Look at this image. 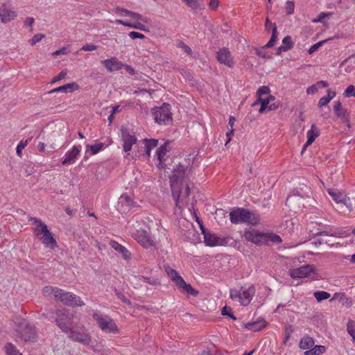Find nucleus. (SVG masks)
<instances>
[{"instance_id":"nucleus-48","label":"nucleus","mask_w":355,"mask_h":355,"mask_svg":"<svg viewBox=\"0 0 355 355\" xmlns=\"http://www.w3.org/2000/svg\"><path fill=\"white\" fill-rule=\"evenodd\" d=\"M329 194L333 198V199L337 202H344L345 200L342 198V196L340 193H337L336 192L329 190Z\"/></svg>"},{"instance_id":"nucleus-61","label":"nucleus","mask_w":355,"mask_h":355,"mask_svg":"<svg viewBox=\"0 0 355 355\" xmlns=\"http://www.w3.org/2000/svg\"><path fill=\"white\" fill-rule=\"evenodd\" d=\"M179 46L182 48L188 55H191L192 50L188 45L182 42H180Z\"/></svg>"},{"instance_id":"nucleus-29","label":"nucleus","mask_w":355,"mask_h":355,"mask_svg":"<svg viewBox=\"0 0 355 355\" xmlns=\"http://www.w3.org/2000/svg\"><path fill=\"white\" fill-rule=\"evenodd\" d=\"M143 141L145 144V154L144 155L148 158L150 156L152 149L158 145V140L155 139H144Z\"/></svg>"},{"instance_id":"nucleus-31","label":"nucleus","mask_w":355,"mask_h":355,"mask_svg":"<svg viewBox=\"0 0 355 355\" xmlns=\"http://www.w3.org/2000/svg\"><path fill=\"white\" fill-rule=\"evenodd\" d=\"M178 287L182 288L189 295L195 297L199 294V291L195 290L189 284L186 283L184 280L180 281V284Z\"/></svg>"},{"instance_id":"nucleus-5","label":"nucleus","mask_w":355,"mask_h":355,"mask_svg":"<svg viewBox=\"0 0 355 355\" xmlns=\"http://www.w3.org/2000/svg\"><path fill=\"white\" fill-rule=\"evenodd\" d=\"M56 291V299L67 306H83L85 305L84 302L80 297L72 293L65 291L60 288L59 291Z\"/></svg>"},{"instance_id":"nucleus-55","label":"nucleus","mask_w":355,"mask_h":355,"mask_svg":"<svg viewBox=\"0 0 355 355\" xmlns=\"http://www.w3.org/2000/svg\"><path fill=\"white\" fill-rule=\"evenodd\" d=\"M230 297L232 300H235V299L238 298L239 300V302H241V298H242V295H241V293L240 291L232 289L230 291Z\"/></svg>"},{"instance_id":"nucleus-46","label":"nucleus","mask_w":355,"mask_h":355,"mask_svg":"<svg viewBox=\"0 0 355 355\" xmlns=\"http://www.w3.org/2000/svg\"><path fill=\"white\" fill-rule=\"evenodd\" d=\"M28 139H26L25 141H20V143L17 145V155L19 156V157H21V154H22V149H24L28 144Z\"/></svg>"},{"instance_id":"nucleus-4","label":"nucleus","mask_w":355,"mask_h":355,"mask_svg":"<svg viewBox=\"0 0 355 355\" xmlns=\"http://www.w3.org/2000/svg\"><path fill=\"white\" fill-rule=\"evenodd\" d=\"M93 318L96 321L98 327L103 331L107 334H118L119 332L116 323L112 318L107 316L104 317L99 313H94Z\"/></svg>"},{"instance_id":"nucleus-34","label":"nucleus","mask_w":355,"mask_h":355,"mask_svg":"<svg viewBox=\"0 0 355 355\" xmlns=\"http://www.w3.org/2000/svg\"><path fill=\"white\" fill-rule=\"evenodd\" d=\"M4 348L7 355H23L19 352L16 347L10 343H7Z\"/></svg>"},{"instance_id":"nucleus-35","label":"nucleus","mask_w":355,"mask_h":355,"mask_svg":"<svg viewBox=\"0 0 355 355\" xmlns=\"http://www.w3.org/2000/svg\"><path fill=\"white\" fill-rule=\"evenodd\" d=\"M119 203L121 204L122 205H126L129 207H135V202L128 195H122L119 198Z\"/></svg>"},{"instance_id":"nucleus-6","label":"nucleus","mask_w":355,"mask_h":355,"mask_svg":"<svg viewBox=\"0 0 355 355\" xmlns=\"http://www.w3.org/2000/svg\"><path fill=\"white\" fill-rule=\"evenodd\" d=\"M171 105L167 103H164L159 107L153 109V114L156 123L159 124H166L172 121V113L171 112Z\"/></svg>"},{"instance_id":"nucleus-15","label":"nucleus","mask_w":355,"mask_h":355,"mask_svg":"<svg viewBox=\"0 0 355 355\" xmlns=\"http://www.w3.org/2000/svg\"><path fill=\"white\" fill-rule=\"evenodd\" d=\"M187 168V166L180 163L173 169V174L170 177L171 184H178L180 180L184 178Z\"/></svg>"},{"instance_id":"nucleus-33","label":"nucleus","mask_w":355,"mask_h":355,"mask_svg":"<svg viewBox=\"0 0 355 355\" xmlns=\"http://www.w3.org/2000/svg\"><path fill=\"white\" fill-rule=\"evenodd\" d=\"M326 350V348L323 345H314L313 348L307 350L304 352L305 355H320L323 354Z\"/></svg>"},{"instance_id":"nucleus-1","label":"nucleus","mask_w":355,"mask_h":355,"mask_svg":"<svg viewBox=\"0 0 355 355\" xmlns=\"http://www.w3.org/2000/svg\"><path fill=\"white\" fill-rule=\"evenodd\" d=\"M230 221L234 224L247 223L248 225H257L259 223V217L254 212L244 208H234L230 213Z\"/></svg>"},{"instance_id":"nucleus-3","label":"nucleus","mask_w":355,"mask_h":355,"mask_svg":"<svg viewBox=\"0 0 355 355\" xmlns=\"http://www.w3.org/2000/svg\"><path fill=\"white\" fill-rule=\"evenodd\" d=\"M15 331L17 336L24 341H34L36 337L35 327L25 320L18 323Z\"/></svg>"},{"instance_id":"nucleus-51","label":"nucleus","mask_w":355,"mask_h":355,"mask_svg":"<svg viewBox=\"0 0 355 355\" xmlns=\"http://www.w3.org/2000/svg\"><path fill=\"white\" fill-rule=\"evenodd\" d=\"M347 330L349 335L355 334V321L349 320L347 324Z\"/></svg>"},{"instance_id":"nucleus-52","label":"nucleus","mask_w":355,"mask_h":355,"mask_svg":"<svg viewBox=\"0 0 355 355\" xmlns=\"http://www.w3.org/2000/svg\"><path fill=\"white\" fill-rule=\"evenodd\" d=\"M270 93V89L268 86H261L257 92V96L261 97L262 95L268 94Z\"/></svg>"},{"instance_id":"nucleus-12","label":"nucleus","mask_w":355,"mask_h":355,"mask_svg":"<svg viewBox=\"0 0 355 355\" xmlns=\"http://www.w3.org/2000/svg\"><path fill=\"white\" fill-rule=\"evenodd\" d=\"M135 239L143 247L146 248L155 245V242L146 230H141L137 231Z\"/></svg>"},{"instance_id":"nucleus-32","label":"nucleus","mask_w":355,"mask_h":355,"mask_svg":"<svg viewBox=\"0 0 355 355\" xmlns=\"http://www.w3.org/2000/svg\"><path fill=\"white\" fill-rule=\"evenodd\" d=\"M277 39V28L275 24H272V35L270 37V40L268 41V42L263 46H262V49L266 48H270L272 47Z\"/></svg>"},{"instance_id":"nucleus-38","label":"nucleus","mask_w":355,"mask_h":355,"mask_svg":"<svg viewBox=\"0 0 355 355\" xmlns=\"http://www.w3.org/2000/svg\"><path fill=\"white\" fill-rule=\"evenodd\" d=\"M192 10H196L202 5V0H182Z\"/></svg>"},{"instance_id":"nucleus-63","label":"nucleus","mask_w":355,"mask_h":355,"mask_svg":"<svg viewBox=\"0 0 355 355\" xmlns=\"http://www.w3.org/2000/svg\"><path fill=\"white\" fill-rule=\"evenodd\" d=\"M123 67H124L126 71L132 76L135 75L137 73L135 70L130 65L123 64Z\"/></svg>"},{"instance_id":"nucleus-20","label":"nucleus","mask_w":355,"mask_h":355,"mask_svg":"<svg viewBox=\"0 0 355 355\" xmlns=\"http://www.w3.org/2000/svg\"><path fill=\"white\" fill-rule=\"evenodd\" d=\"M286 205L291 209L295 210L299 209L301 205H302V197L300 195H290L286 198Z\"/></svg>"},{"instance_id":"nucleus-53","label":"nucleus","mask_w":355,"mask_h":355,"mask_svg":"<svg viewBox=\"0 0 355 355\" xmlns=\"http://www.w3.org/2000/svg\"><path fill=\"white\" fill-rule=\"evenodd\" d=\"M45 36L43 34H36L30 40L29 42L31 45H35L36 43L39 42L44 38Z\"/></svg>"},{"instance_id":"nucleus-21","label":"nucleus","mask_w":355,"mask_h":355,"mask_svg":"<svg viewBox=\"0 0 355 355\" xmlns=\"http://www.w3.org/2000/svg\"><path fill=\"white\" fill-rule=\"evenodd\" d=\"M40 239L44 245L51 249H54L57 247V242L49 230L44 233V235L40 236Z\"/></svg>"},{"instance_id":"nucleus-10","label":"nucleus","mask_w":355,"mask_h":355,"mask_svg":"<svg viewBox=\"0 0 355 355\" xmlns=\"http://www.w3.org/2000/svg\"><path fill=\"white\" fill-rule=\"evenodd\" d=\"M175 184H171V191L173 200H175L176 207L181 208L180 202L184 198H187L190 194V187L188 184H186L184 192L180 189V186Z\"/></svg>"},{"instance_id":"nucleus-43","label":"nucleus","mask_w":355,"mask_h":355,"mask_svg":"<svg viewBox=\"0 0 355 355\" xmlns=\"http://www.w3.org/2000/svg\"><path fill=\"white\" fill-rule=\"evenodd\" d=\"M283 45L286 50L288 51L293 48L294 44L292 42V38L290 35L286 36L282 40Z\"/></svg>"},{"instance_id":"nucleus-27","label":"nucleus","mask_w":355,"mask_h":355,"mask_svg":"<svg viewBox=\"0 0 355 355\" xmlns=\"http://www.w3.org/2000/svg\"><path fill=\"white\" fill-rule=\"evenodd\" d=\"M115 12H116V14H119L120 12H123L125 15L131 17L134 19L140 20V21H144L145 23L147 22V20L146 19H144V17L141 15H140L139 13H137V12H132L130 10H128L127 9H125V8H121V7H116V9H115Z\"/></svg>"},{"instance_id":"nucleus-47","label":"nucleus","mask_w":355,"mask_h":355,"mask_svg":"<svg viewBox=\"0 0 355 355\" xmlns=\"http://www.w3.org/2000/svg\"><path fill=\"white\" fill-rule=\"evenodd\" d=\"M221 313L223 315L229 316L233 320H236V317L232 313V309L230 308L228 309L226 306L222 309Z\"/></svg>"},{"instance_id":"nucleus-42","label":"nucleus","mask_w":355,"mask_h":355,"mask_svg":"<svg viewBox=\"0 0 355 355\" xmlns=\"http://www.w3.org/2000/svg\"><path fill=\"white\" fill-rule=\"evenodd\" d=\"M60 288L57 287H51V286H45L42 291L44 295H50L51 294H53L54 297L56 298L57 291H59Z\"/></svg>"},{"instance_id":"nucleus-57","label":"nucleus","mask_w":355,"mask_h":355,"mask_svg":"<svg viewBox=\"0 0 355 355\" xmlns=\"http://www.w3.org/2000/svg\"><path fill=\"white\" fill-rule=\"evenodd\" d=\"M129 36L132 40L145 38V35L144 34L135 31H131L129 33Z\"/></svg>"},{"instance_id":"nucleus-62","label":"nucleus","mask_w":355,"mask_h":355,"mask_svg":"<svg viewBox=\"0 0 355 355\" xmlns=\"http://www.w3.org/2000/svg\"><path fill=\"white\" fill-rule=\"evenodd\" d=\"M282 104L280 103V101H276L275 103H272L271 104H269L268 105V110H277L279 107H281Z\"/></svg>"},{"instance_id":"nucleus-30","label":"nucleus","mask_w":355,"mask_h":355,"mask_svg":"<svg viewBox=\"0 0 355 355\" xmlns=\"http://www.w3.org/2000/svg\"><path fill=\"white\" fill-rule=\"evenodd\" d=\"M314 344L313 339L310 336H306L301 338L299 346L302 349L309 350L311 348H313Z\"/></svg>"},{"instance_id":"nucleus-40","label":"nucleus","mask_w":355,"mask_h":355,"mask_svg":"<svg viewBox=\"0 0 355 355\" xmlns=\"http://www.w3.org/2000/svg\"><path fill=\"white\" fill-rule=\"evenodd\" d=\"M314 297L318 302H321L324 300H327L330 297V294L326 291H318L313 293Z\"/></svg>"},{"instance_id":"nucleus-7","label":"nucleus","mask_w":355,"mask_h":355,"mask_svg":"<svg viewBox=\"0 0 355 355\" xmlns=\"http://www.w3.org/2000/svg\"><path fill=\"white\" fill-rule=\"evenodd\" d=\"M69 334V337L73 341L79 342L85 345H88L91 342V337L86 332L83 327H71Z\"/></svg>"},{"instance_id":"nucleus-24","label":"nucleus","mask_w":355,"mask_h":355,"mask_svg":"<svg viewBox=\"0 0 355 355\" xmlns=\"http://www.w3.org/2000/svg\"><path fill=\"white\" fill-rule=\"evenodd\" d=\"M29 220L34 221V223L37 224V227L35 228V234L37 236H41L49 230L47 227V225L40 218L36 217H31Z\"/></svg>"},{"instance_id":"nucleus-9","label":"nucleus","mask_w":355,"mask_h":355,"mask_svg":"<svg viewBox=\"0 0 355 355\" xmlns=\"http://www.w3.org/2000/svg\"><path fill=\"white\" fill-rule=\"evenodd\" d=\"M55 323L64 333L68 334L73 326L71 318L61 310H56Z\"/></svg>"},{"instance_id":"nucleus-8","label":"nucleus","mask_w":355,"mask_h":355,"mask_svg":"<svg viewBox=\"0 0 355 355\" xmlns=\"http://www.w3.org/2000/svg\"><path fill=\"white\" fill-rule=\"evenodd\" d=\"M121 139L123 142V149L125 152H128L132 149V145L136 144L137 138L132 130L124 125L121 126Z\"/></svg>"},{"instance_id":"nucleus-56","label":"nucleus","mask_w":355,"mask_h":355,"mask_svg":"<svg viewBox=\"0 0 355 355\" xmlns=\"http://www.w3.org/2000/svg\"><path fill=\"white\" fill-rule=\"evenodd\" d=\"M293 332V329L291 325L288 324L286 326L285 328V340L286 342L291 337V334Z\"/></svg>"},{"instance_id":"nucleus-36","label":"nucleus","mask_w":355,"mask_h":355,"mask_svg":"<svg viewBox=\"0 0 355 355\" xmlns=\"http://www.w3.org/2000/svg\"><path fill=\"white\" fill-rule=\"evenodd\" d=\"M171 273L168 275V277H171V280L178 286L180 284V281H184V279L179 275V273L175 270H170Z\"/></svg>"},{"instance_id":"nucleus-59","label":"nucleus","mask_w":355,"mask_h":355,"mask_svg":"<svg viewBox=\"0 0 355 355\" xmlns=\"http://www.w3.org/2000/svg\"><path fill=\"white\" fill-rule=\"evenodd\" d=\"M258 103H260V105L268 106L270 103L268 102V99L266 98H262L261 97H258L257 101L253 103V105H257Z\"/></svg>"},{"instance_id":"nucleus-60","label":"nucleus","mask_w":355,"mask_h":355,"mask_svg":"<svg viewBox=\"0 0 355 355\" xmlns=\"http://www.w3.org/2000/svg\"><path fill=\"white\" fill-rule=\"evenodd\" d=\"M96 49L97 46L92 44H87L81 48V50H84L85 51H92L96 50Z\"/></svg>"},{"instance_id":"nucleus-13","label":"nucleus","mask_w":355,"mask_h":355,"mask_svg":"<svg viewBox=\"0 0 355 355\" xmlns=\"http://www.w3.org/2000/svg\"><path fill=\"white\" fill-rule=\"evenodd\" d=\"M313 272V268L310 265L303 266L302 267L294 268L290 270L289 274L292 278H304L311 275Z\"/></svg>"},{"instance_id":"nucleus-64","label":"nucleus","mask_w":355,"mask_h":355,"mask_svg":"<svg viewBox=\"0 0 355 355\" xmlns=\"http://www.w3.org/2000/svg\"><path fill=\"white\" fill-rule=\"evenodd\" d=\"M132 28L144 31H147L146 26L139 22L135 23L134 25H132Z\"/></svg>"},{"instance_id":"nucleus-11","label":"nucleus","mask_w":355,"mask_h":355,"mask_svg":"<svg viewBox=\"0 0 355 355\" xmlns=\"http://www.w3.org/2000/svg\"><path fill=\"white\" fill-rule=\"evenodd\" d=\"M244 236L246 240L251 241L257 245L267 244L268 236L266 233L259 232L255 230L245 231Z\"/></svg>"},{"instance_id":"nucleus-22","label":"nucleus","mask_w":355,"mask_h":355,"mask_svg":"<svg viewBox=\"0 0 355 355\" xmlns=\"http://www.w3.org/2000/svg\"><path fill=\"white\" fill-rule=\"evenodd\" d=\"M78 89H79V85L76 83L73 82V83H68L64 85L58 87L53 89H51L48 93L49 94H53V93H57V92L68 93V92H72Z\"/></svg>"},{"instance_id":"nucleus-58","label":"nucleus","mask_w":355,"mask_h":355,"mask_svg":"<svg viewBox=\"0 0 355 355\" xmlns=\"http://www.w3.org/2000/svg\"><path fill=\"white\" fill-rule=\"evenodd\" d=\"M331 101V98L330 97H327V96H324V97H322L319 101H318V107H322L326 105H327Z\"/></svg>"},{"instance_id":"nucleus-54","label":"nucleus","mask_w":355,"mask_h":355,"mask_svg":"<svg viewBox=\"0 0 355 355\" xmlns=\"http://www.w3.org/2000/svg\"><path fill=\"white\" fill-rule=\"evenodd\" d=\"M67 76V72L65 71H62L60 73H58L56 76H55L52 80L51 81V84H53L58 81H60L65 78Z\"/></svg>"},{"instance_id":"nucleus-23","label":"nucleus","mask_w":355,"mask_h":355,"mask_svg":"<svg viewBox=\"0 0 355 355\" xmlns=\"http://www.w3.org/2000/svg\"><path fill=\"white\" fill-rule=\"evenodd\" d=\"M319 135V130L316 128L315 125L312 124L311 130L307 132V141L302 150V153H303L306 148L310 146L315 140Z\"/></svg>"},{"instance_id":"nucleus-16","label":"nucleus","mask_w":355,"mask_h":355,"mask_svg":"<svg viewBox=\"0 0 355 355\" xmlns=\"http://www.w3.org/2000/svg\"><path fill=\"white\" fill-rule=\"evenodd\" d=\"M101 64L107 69L110 72L118 71L121 69L123 64L119 61L116 57H112L110 59L103 60L101 61Z\"/></svg>"},{"instance_id":"nucleus-25","label":"nucleus","mask_w":355,"mask_h":355,"mask_svg":"<svg viewBox=\"0 0 355 355\" xmlns=\"http://www.w3.org/2000/svg\"><path fill=\"white\" fill-rule=\"evenodd\" d=\"M110 246L120 253L124 259L128 260L131 258V254L126 248L119 244L118 242L115 241H111L110 242Z\"/></svg>"},{"instance_id":"nucleus-37","label":"nucleus","mask_w":355,"mask_h":355,"mask_svg":"<svg viewBox=\"0 0 355 355\" xmlns=\"http://www.w3.org/2000/svg\"><path fill=\"white\" fill-rule=\"evenodd\" d=\"M168 144V141L165 142L156 151L157 158L160 162H162V157L166 155V152L168 151L166 147Z\"/></svg>"},{"instance_id":"nucleus-45","label":"nucleus","mask_w":355,"mask_h":355,"mask_svg":"<svg viewBox=\"0 0 355 355\" xmlns=\"http://www.w3.org/2000/svg\"><path fill=\"white\" fill-rule=\"evenodd\" d=\"M330 40L331 39H328V40H322V41H320L318 43L313 44V46H311L310 47V49L308 51V53L309 54H312L313 53L316 51L320 46H322V45L323 44H324L326 42H327L328 40Z\"/></svg>"},{"instance_id":"nucleus-49","label":"nucleus","mask_w":355,"mask_h":355,"mask_svg":"<svg viewBox=\"0 0 355 355\" xmlns=\"http://www.w3.org/2000/svg\"><path fill=\"white\" fill-rule=\"evenodd\" d=\"M294 8H295L294 2L291 1H287L286 3V7H285L286 14L287 15L293 14L294 12Z\"/></svg>"},{"instance_id":"nucleus-50","label":"nucleus","mask_w":355,"mask_h":355,"mask_svg":"<svg viewBox=\"0 0 355 355\" xmlns=\"http://www.w3.org/2000/svg\"><path fill=\"white\" fill-rule=\"evenodd\" d=\"M345 97L355 96V87L352 85L348 86L344 92Z\"/></svg>"},{"instance_id":"nucleus-17","label":"nucleus","mask_w":355,"mask_h":355,"mask_svg":"<svg viewBox=\"0 0 355 355\" xmlns=\"http://www.w3.org/2000/svg\"><path fill=\"white\" fill-rule=\"evenodd\" d=\"M334 110L335 111V114L338 118L340 119L345 123H349V114L346 109L342 107V104L340 101L336 102L334 106Z\"/></svg>"},{"instance_id":"nucleus-26","label":"nucleus","mask_w":355,"mask_h":355,"mask_svg":"<svg viewBox=\"0 0 355 355\" xmlns=\"http://www.w3.org/2000/svg\"><path fill=\"white\" fill-rule=\"evenodd\" d=\"M255 293V288L253 285L250 286L248 289L243 291L241 293L242 298L241 304L243 306H247L250 304L254 294Z\"/></svg>"},{"instance_id":"nucleus-44","label":"nucleus","mask_w":355,"mask_h":355,"mask_svg":"<svg viewBox=\"0 0 355 355\" xmlns=\"http://www.w3.org/2000/svg\"><path fill=\"white\" fill-rule=\"evenodd\" d=\"M266 235L268 236L267 243L269 241L272 243H280L282 241L280 236L277 234L272 233H266Z\"/></svg>"},{"instance_id":"nucleus-18","label":"nucleus","mask_w":355,"mask_h":355,"mask_svg":"<svg viewBox=\"0 0 355 355\" xmlns=\"http://www.w3.org/2000/svg\"><path fill=\"white\" fill-rule=\"evenodd\" d=\"M17 16L16 12L3 4L0 7V17L3 23H6L13 19Z\"/></svg>"},{"instance_id":"nucleus-19","label":"nucleus","mask_w":355,"mask_h":355,"mask_svg":"<svg viewBox=\"0 0 355 355\" xmlns=\"http://www.w3.org/2000/svg\"><path fill=\"white\" fill-rule=\"evenodd\" d=\"M80 152V148L78 146H74L70 151H68L66 153L65 157L62 162V165L67 166L74 163L76 157L79 155Z\"/></svg>"},{"instance_id":"nucleus-28","label":"nucleus","mask_w":355,"mask_h":355,"mask_svg":"<svg viewBox=\"0 0 355 355\" xmlns=\"http://www.w3.org/2000/svg\"><path fill=\"white\" fill-rule=\"evenodd\" d=\"M266 322L263 320H259L252 322H248L244 324V327L253 331H258L266 326Z\"/></svg>"},{"instance_id":"nucleus-41","label":"nucleus","mask_w":355,"mask_h":355,"mask_svg":"<svg viewBox=\"0 0 355 355\" xmlns=\"http://www.w3.org/2000/svg\"><path fill=\"white\" fill-rule=\"evenodd\" d=\"M135 279L137 280H144L150 285H159L160 283L155 279L152 277H144L141 275L136 276Z\"/></svg>"},{"instance_id":"nucleus-14","label":"nucleus","mask_w":355,"mask_h":355,"mask_svg":"<svg viewBox=\"0 0 355 355\" xmlns=\"http://www.w3.org/2000/svg\"><path fill=\"white\" fill-rule=\"evenodd\" d=\"M216 58L219 62L223 63L229 67H232L234 64L231 53L227 48L220 49L217 53Z\"/></svg>"},{"instance_id":"nucleus-2","label":"nucleus","mask_w":355,"mask_h":355,"mask_svg":"<svg viewBox=\"0 0 355 355\" xmlns=\"http://www.w3.org/2000/svg\"><path fill=\"white\" fill-rule=\"evenodd\" d=\"M194 216L196 218V221L200 225L202 234H203L204 242L206 244V245L214 247L216 245H225L227 244L229 241L228 238H221L217 236L214 234H211L204 227L202 221L200 219V218L196 215V213H194Z\"/></svg>"},{"instance_id":"nucleus-39","label":"nucleus","mask_w":355,"mask_h":355,"mask_svg":"<svg viewBox=\"0 0 355 355\" xmlns=\"http://www.w3.org/2000/svg\"><path fill=\"white\" fill-rule=\"evenodd\" d=\"M104 146L103 143H98L94 145H87V152L90 150L91 155L97 154Z\"/></svg>"}]
</instances>
